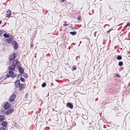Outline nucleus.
<instances>
[{
    "instance_id": "f8f14e48",
    "label": "nucleus",
    "mask_w": 130,
    "mask_h": 130,
    "mask_svg": "<svg viewBox=\"0 0 130 130\" xmlns=\"http://www.w3.org/2000/svg\"><path fill=\"white\" fill-rule=\"evenodd\" d=\"M5 118L4 116L0 114V123L2 122L5 119Z\"/></svg>"
},
{
    "instance_id": "dca6fc26",
    "label": "nucleus",
    "mask_w": 130,
    "mask_h": 130,
    "mask_svg": "<svg viewBox=\"0 0 130 130\" xmlns=\"http://www.w3.org/2000/svg\"><path fill=\"white\" fill-rule=\"evenodd\" d=\"M23 76L26 78H27L28 77V74L26 73H24Z\"/></svg>"
},
{
    "instance_id": "4468645a",
    "label": "nucleus",
    "mask_w": 130,
    "mask_h": 130,
    "mask_svg": "<svg viewBox=\"0 0 130 130\" xmlns=\"http://www.w3.org/2000/svg\"><path fill=\"white\" fill-rule=\"evenodd\" d=\"M67 107H69L71 109H72L73 107V106L70 103H67Z\"/></svg>"
},
{
    "instance_id": "f3484780",
    "label": "nucleus",
    "mask_w": 130,
    "mask_h": 130,
    "mask_svg": "<svg viewBox=\"0 0 130 130\" xmlns=\"http://www.w3.org/2000/svg\"><path fill=\"white\" fill-rule=\"evenodd\" d=\"M70 33L72 35H76V32L75 31L73 32H70Z\"/></svg>"
},
{
    "instance_id": "c9c22d12",
    "label": "nucleus",
    "mask_w": 130,
    "mask_h": 130,
    "mask_svg": "<svg viewBox=\"0 0 130 130\" xmlns=\"http://www.w3.org/2000/svg\"><path fill=\"white\" fill-rule=\"evenodd\" d=\"M1 124V123H0V125Z\"/></svg>"
},
{
    "instance_id": "4be33fe9",
    "label": "nucleus",
    "mask_w": 130,
    "mask_h": 130,
    "mask_svg": "<svg viewBox=\"0 0 130 130\" xmlns=\"http://www.w3.org/2000/svg\"><path fill=\"white\" fill-rule=\"evenodd\" d=\"M123 62L122 61L119 62V66H121L123 65Z\"/></svg>"
},
{
    "instance_id": "f257e3e1",
    "label": "nucleus",
    "mask_w": 130,
    "mask_h": 130,
    "mask_svg": "<svg viewBox=\"0 0 130 130\" xmlns=\"http://www.w3.org/2000/svg\"><path fill=\"white\" fill-rule=\"evenodd\" d=\"M14 85L15 87L19 88V90H21L24 89L25 88V85L23 84H21L20 80H17L15 82Z\"/></svg>"
},
{
    "instance_id": "ddd939ff",
    "label": "nucleus",
    "mask_w": 130,
    "mask_h": 130,
    "mask_svg": "<svg viewBox=\"0 0 130 130\" xmlns=\"http://www.w3.org/2000/svg\"><path fill=\"white\" fill-rule=\"evenodd\" d=\"M8 122L6 121L3 122L1 124L2 126L4 127H6L7 125Z\"/></svg>"
},
{
    "instance_id": "20e7f679",
    "label": "nucleus",
    "mask_w": 130,
    "mask_h": 130,
    "mask_svg": "<svg viewBox=\"0 0 130 130\" xmlns=\"http://www.w3.org/2000/svg\"><path fill=\"white\" fill-rule=\"evenodd\" d=\"M16 98V95L15 94L12 95L10 97L9 100L10 102L13 101Z\"/></svg>"
},
{
    "instance_id": "7c9ffc66",
    "label": "nucleus",
    "mask_w": 130,
    "mask_h": 130,
    "mask_svg": "<svg viewBox=\"0 0 130 130\" xmlns=\"http://www.w3.org/2000/svg\"><path fill=\"white\" fill-rule=\"evenodd\" d=\"M65 1V0H60L61 2H64Z\"/></svg>"
},
{
    "instance_id": "a878e982",
    "label": "nucleus",
    "mask_w": 130,
    "mask_h": 130,
    "mask_svg": "<svg viewBox=\"0 0 130 130\" xmlns=\"http://www.w3.org/2000/svg\"><path fill=\"white\" fill-rule=\"evenodd\" d=\"M21 80L22 82H24L25 81V79L23 78H21Z\"/></svg>"
},
{
    "instance_id": "9b49d317",
    "label": "nucleus",
    "mask_w": 130,
    "mask_h": 130,
    "mask_svg": "<svg viewBox=\"0 0 130 130\" xmlns=\"http://www.w3.org/2000/svg\"><path fill=\"white\" fill-rule=\"evenodd\" d=\"M14 111L13 109L12 108H11L8 110L6 112V114H10L13 113Z\"/></svg>"
},
{
    "instance_id": "7ed1b4c3",
    "label": "nucleus",
    "mask_w": 130,
    "mask_h": 130,
    "mask_svg": "<svg viewBox=\"0 0 130 130\" xmlns=\"http://www.w3.org/2000/svg\"><path fill=\"white\" fill-rule=\"evenodd\" d=\"M12 64L15 66V67L17 66V67L21 65L19 61L17 59L14 60Z\"/></svg>"
},
{
    "instance_id": "72a5a7b5",
    "label": "nucleus",
    "mask_w": 130,
    "mask_h": 130,
    "mask_svg": "<svg viewBox=\"0 0 130 130\" xmlns=\"http://www.w3.org/2000/svg\"><path fill=\"white\" fill-rule=\"evenodd\" d=\"M128 86H130V83H129L128 84Z\"/></svg>"
},
{
    "instance_id": "2f4dec72",
    "label": "nucleus",
    "mask_w": 130,
    "mask_h": 130,
    "mask_svg": "<svg viewBox=\"0 0 130 130\" xmlns=\"http://www.w3.org/2000/svg\"><path fill=\"white\" fill-rule=\"evenodd\" d=\"M33 44H31V45H30L31 47H33Z\"/></svg>"
},
{
    "instance_id": "1a4fd4ad",
    "label": "nucleus",
    "mask_w": 130,
    "mask_h": 130,
    "mask_svg": "<svg viewBox=\"0 0 130 130\" xmlns=\"http://www.w3.org/2000/svg\"><path fill=\"white\" fill-rule=\"evenodd\" d=\"M10 105L9 103L7 102H5L4 104V108L5 109H7L9 107Z\"/></svg>"
},
{
    "instance_id": "6e6552de",
    "label": "nucleus",
    "mask_w": 130,
    "mask_h": 130,
    "mask_svg": "<svg viewBox=\"0 0 130 130\" xmlns=\"http://www.w3.org/2000/svg\"><path fill=\"white\" fill-rule=\"evenodd\" d=\"M15 66L13 65L12 64L10 65L8 67V69L10 70L13 71H15Z\"/></svg>"
},
{
    "instance_id": "473e14b6",
    "label": "nucleus",
    "mask_w": 130,
    "mask_h": 130,
    "mask_svg": "<svg viewBox=\"0 0 130 130\" xmlns=\"http://www.w3.org/2000/svg\"><path fill=\"white\" fill-rule=\"evenodd\" d=\"M2 21H0V24H1Z\"/></svg>"
},
{
    "instance_id": "6ab92c4d",
    "label": "nucleus",
    "mask_w": 130,
    "mask_h": 130,
    "mask_svg": "<svg viewBox=\"0 0 130 130\" xmlns=\"http://www.w3.org/2000/svg\"><path fill=\"white\" fill-rule=\"evenodd\" d=\"M130 26V23L127 22V24L124 27V28H126L127 26Z\"/></svg>"
},
{
    "instance_id": "412c9836",
    "label": "nucleus",
    "mask_w": 130,
    "mask_h": 130,
    "mask_svg": "<svg viewBox=\"0 0 130 130\" xmlns=\"http://www.w3.org/2000/svg\"><path fill=\"white\" fill-rule=\"evenodd\" d=\"M117 59L118 60H121L122 59V57L121 56L119 55L118 56Z\"/></svg>"
},
{
    "instance_id": "bb28decb",
    "label": "nucleus",
    "mask_w": 130,
    "mask_h": 130,
    "mask_svg": "<svg viewBox=\"0 0 130 130\" xmlns=\"http://www.w3.org/2000/svg\"><path fill=\"white\" fill-rule=\"evenodd\" d=\"M0 130H6V129L3 127H1L0 128Z\"/></svg>"
},
{
    "instance_id": "a211bd4d",
    "label": "nucleus",
    "mask_w": 130,
    "mask_h": 130,
    "mask_svg": "<svg viewBox=\"0 0 130 130\" xmlns=\"http://www.w3.org/2000/svg\"><path fill=\"white\" fill-rule=\"evenodd\" d=\"M6 38L9 37V35L8 34H7L6 33L4 34L3 35Z\"/></svg>"
},
{
    "instance_id": "393cba45",
    "label": "nucleus",
    "mask_w": 130,
    "mask_h": 130,
    "mask_svg": "<svg viewBox=\"0 0 130 130\" xmlns=\"http://www.w3.org/2000/svg\"><path fill=\"white\" fill-rule=\"evenodd\" d=\"M3 31L2 30H0V36H2L3 34Z\"/></svg>"
},
{
    "instance_id": "f03ea898",
    "label": "nucleus",
    "mask_w": 130,
    "mask_h": 130,
    "mask_svg": "<svg viewBox=\"0 0 130 130\" xmlns=\"http://www.w3.org/2000/svg\"><path fill=\"white\" fill-rule=\"evenodd\" d=\"M14 71L9 70L8 73L7 74L6 76L7 78L10 77H16L15 75L14 74Z\"/></svg>"
},
{
    "instance_id": "c85d7f7f",
    "label": "nucleus",
    "mask_w": 130,
    "mask_h": 130,
    "mask_svg": "<svg viewBox=\"0 0 130 130\" xmlns=\"http://www.w3.org/2000/svg\"><path fill=\"white\" fill-rule=\"evenodd\" d=\"M80 17H78L77 18V20H80Z\"/></svg>"
},
{
    "instance_id": "b1692460",
    "label": "nucleus",
    "mask_w": 130,
    "mask_h": 130,
    "mask_svg": "<svg viewBox=\"0 0 130 130\" xmlns=\"http://www.w3.org/2000/svg\"><path fill=\"white\" fill-rule=\"evenodd\" d=\"M113 30V29L112 28H110V29H109L107 31V34L108 33H109L110 31H111Z\"/></svg>"
},
{
    "instance_id": "cd10ccee",
    "label": "nucleus",
    "mask_w": 130,
    "mask_h": 130,
    "mask_svg": "<svg viewBox=\"0 0 130 130\" xmlns=\"http://www.w3.org/2000/svg\"><path fill=\"white\" fill-rule=\"evenodd\" d=\"M68 25H69L68 24L66 23H64L63 24V25L64 26H68Z\"/></svg>"
},
{
    "instance_id": "c756f323",
    "label": "nucleus",
    "mask_w": 130,
    "mask_h": 130,
    "mask_svg": "<svg viewBox=\"0 0 130 130\" xmlns=\"http://www.w3.org/2000/svg\"><path fill=\"white\" fill-rule=\"evenodd\" d=\"M117 76H116L117 77H120V76L118 74H117Z\"/></svg>"
},
{
    "instance_id": "9d476101",
    "label": "nucleus",
    "mask_w": 130,
    "mask_h": 130,
    "mask_svg": "<svg viewBox=\"0 0 130 130\" xmlns=\"http://www.w3.org/2000/svg\"><path fill=\"white\" fill-rule=\"evenodd\" d=\"M18 67V69L20 73L21 74H23L24 71V69L21 67V65Z\"/></svg>"
},
{
    "instance_id": "aec40b11",
    "label": "nucleus",
    "mask_w": 130,
    "mask_h": 130,
    "mask_svg": "<svg viewBox=\"0 0 130 130\" xmlns=\"http://www.w3.org/2000/svg\"><path fill=\"white\" fill-rule=\"evenodd\" d=\"M77 68L75 66H74L72 67V71H75L76 69Z\"/></svg>"
},
{
    "instance_id": "2eb2a0df",
    "label": "nucleus",
    "mask_w": 130,
    "mask_h": 130,
    "mask_svg": "<svg viewBox=\"0 0 130 130\" xmlns=\"http://www.w3.org/2000/svg\"><path fill=\"white\" fill-rule=\"evenodd\" d=\"M13 42L14 44L13 45V47L15 49H16L18 47V44L15 41H13Z\"/></svg>"
},
{
    "instance_id": "423d86ee",
    "label": "nucleus",
    "mask_w": 130,
    "mask_h": 130,
    "mask_svg": "<svg viewBox=\"0 0 130 130\" xmlns=\"http://www.w3.org/2000/svg\"><path fill=\"white\" fill-rule=\"evenodd\" d=\"M11 14V12L10 10L8 9L6 12V17L8 18H10V17Z\"/></svg>"
},
{
    "instance_id": "0eeeda50",
    "label": "nucleus",
    "mask_w": 130,
    "mask_h": 130,
    "mask_svg": "<svg viewBox=\"0 0 130 130\" xmlns=\"http://www.w3.org/2000/svg\"><path fill=\"white\" fill-rule=\"evenodd\" d=\"M13 37L12 36H11V37H9V38L6 39L5 41L6 42L8 43H11L12 40H13Z\"/></svg>"
},
{
    "instance_id": "5701e85b",
    "label": "nucleus",
    "mask_w": 130,
    "mask_h": 130,
    "mask_svg": "<svg viewBox=\"0 0 130 130\" xmlns=\"http://www.w3.org/2000/svg\"><path fill=\"white\" fill-rule=\"evenodd\" d=\"M46 85V83H43L42 85V87H45Z\"/></svg>"
},
{
    "instance_id": "39448f33",
    "label": "nucleus",
    "mask_w": 130,
    "mask_h": 130,
    "mask_svg": "<svg viewBox=\"0 0 130 130\" xmlns=\"http://www.w3.org/2000/svg\"><path fill=\"white\" fill-rule=\"evenodd\" d=\"M16 57V55L15 54L13 53L11 54L9 56V58L10 61H12L14 60Z\"/></svg>"
},
{
    "instance_id": "f704fd0d",
    "label": "nucleus",
    "mask_w": 130,
    "mask_h": 130,
    "mask_svg": "<svg viewBox=\"0 0 130 130\" xmlns=\"http://www.w3.org/2000/svg\"><path fill=\"white\" fill-rule=\"evenodd\" d=\"M84 116V115H83V116Z\"/></svg>"
}]
</instances>
